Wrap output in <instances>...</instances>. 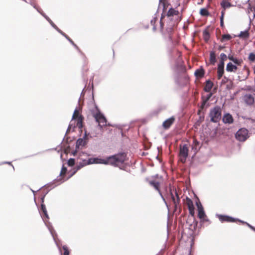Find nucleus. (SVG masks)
<instances>
[{"instance_id":"052dcab7","label":"nucleus","mask_w":255,"mask_h":255,"mask_svg":"<svg viewBox=\"0 0 255 255\" xmlns=\"http://www.w3.org/2000/svg\"><path fill=\"white\" fill-rule=\"evenodd\" d=\"M83 149V147H82L81 146L79 145L77 143L75 142V148L74 149L75 150L78 152L80 150H82Z\"/></svg>"},{"instance_id":"79ce46f5","label":"nucleus","mask_w":255,"mask_h":255,"mask_svg":"<svg viewBox=\"0 0 255 255\" xmlns=\"http://www.w3.org/2000/svg\"><path fill=\"white\" fill-rule=\"evenodd\" d=\"M77 164L81 168L89 165L87 163V159H81V161L78 162Z\"/></svg>"},{"instance_id":"20e7f679","label":"nucleus","mask_w":255,"mask_h":255,"mask_svg":"<svg viewBox=\"0 0 255 255\" xmlns=\"http://www.w3.org/2000/svg\"><path fill=\"white\" fill-rule=\"evenodd\" d=\"M209 116L210 122L213 123H218L222 118V108L220 106H215L210 110Z\"/></svg>"},{"instance_id":"7ed1b4c3","label":"nucleus","mask_w":255,"mask_h":255,"mask_svg":"<svg viewBox=\"0 0 255 255\" xmlns=\"http://www.w3.org/2000/svg\"><path fill=\"white\" fill-rule=\"evenodd\" d=\"M106 159L108 162V165L119 167V163L123 164L127 160V152L120 151L113 155L107 156Z\"/></svg>"},{"instance_id":"9b49d317","label":"nucleus","mask_w":255,"mask_h":255,"mask_svg":"<svg viewBox=\"0 0 255 255\" xmlns=\"http://www.w3.org/2000/svg\"><path fill=\"white\" fill-rule=\"evenodd\" d=\"M87 163L89 165L94 164L108 165V163L106 157L105 158H102L100 157L89 158L87 159Z\"/></svg>"},{"instance_id":"c03bdc74","label":"nucleus","mask_w":255,"mask_h":255,"mask_svg":"<svg viewBox=\"0 0 255 255\" xmlns=\"http://www.w3.org/2000/svg\"><path fill=\"white\" fill-rule=\"evenodd\" d=\"M76 127H78L80 130V135L81 136V134L82 131V128H83V122H81V121H77L76 123V125H75Z\"/></svg>"},{"instance_id":"2f4dec72","label":"nucleus","mask_w":255,"mask_h":255,"mask_svg":"<svg viewBox=\"0 0 255 255\" xmlns=\"http://www.w3.org/2000/svg\"><path fill=\"white\" fill-rule=\"evenodd\" d=\"M203 36L204 41L206 42H208L210 38V33L207 28L203 30Z\"/></svg>"},{"instance_id":"6ab92c4d","label":"nucleus","mask_w":255,"mask_h":255,"mask_svg":"<svg viewBox=\"0 0 255 255\" xmlns=\"http://www.w3.org/2000/svg\"><path fill=\"white\" fill-rule=\"evenodd\" d=\"M225 72V64L218 63L217 64V77L218 79H220Z\"/></svg>"},{"instance_id":"f704fd0d","label":"nucleus","mask_w":255,"mask_h":255,"mask_svg":"<svg viewBox=\"0 0 255 255\" xmlns=\"http://www.w3.org/2000/svg\"><path fill=\"white\" fill-rule=\"evenodd\" d=\"M93 79H94V76H92L90 79V83H91V86H89L88 88H87V89L89 90H91L92 91V100L93 102H94V84H93Z\"/></svg>"},{"instance_id":"58836bf2","label":"nucleus","mask_w":255,"mask_h":255,"mask_svg":"<svg viewBox=\"0 0 255 255\" xmlns=\"http://www.w3.org/2000/svg\"><path fill=\"white\" fill-rule=\"evenodd\" d=\"M228 56L224 53H221L220 55L219 62L221 64H225V61L227 59Z\"/></svg>"},{"instance_id":"a878e982","label":"nucleus","mask_w":255,"mask_h":255,"mask_svg":"<svg viewBox=\"0 0 255 255\" xmlns=\"http://www.w3.org/2000/svg\"><path fill=\"white\" fill-rule=\"evenodd\" d=\"M209 61L212 65H215L217 62L216 56L214 51H212L210 52Z\"/></svg>"},{"instance_id":"a211bd4d","label":"nucleus","mask_w":255,"mask_h":255,"mask_svg":"<svg viewBox=\"0 0 255 255\" xmlns=\"http://www.w3.org/2000/svg\"><path fill=\"white\" fill-rule=\"evenodd\" d=\"M78 108L76 107L74 111L73 115L71 118V121H76L77 119V121H81V122H83V121L84 119L83 116L81 114H79L77 113L78 112Z\"/></svg>"},{"instance_id":"5701e85b","label":"nucleus","mask_w":255,"mask_h":255,"mask_svg":"<svg viewBox=\"0 0 255 255\" xmlns=\"http://www.w3.org/2000/svg\"><path fill=\"white\" fill-rule=\"evenodd\" d=\"M228 58L229 60H230L234 64H237V65H241L243 61L242 59H238L236 57H234L233 55L229 54L228 56Z\"/></svg>"},{"instance_id":"0e129e2a","label":"nucleus","mask_w":255,"mask_h":255,"mask_svg":"<svg viewBox=\"0 0 255 255\" xmlns=\"http://www.w3.org/2000/svg\"><path fill=\"white\" fill-rule=\"evenodd\" d=\"M157 20V17L155 16L150 20V24L152 25H155V23L156 20Z\"/></svg>"},{"instance_id":"473e14b6","label":"nucleus","mask_w":255,"mask_h":255,"mask_svg":"<svg viewBox=\"0 0 255 255\" xmlns=\"http://www.w3.org/2000/svg\"><path fill=\"white\" fill-rule=\"evenodd\" d=\"M27 3H29L31 6H33L34 8H35L37 11L40 14L42 15V14L44 13V12L42 10V9L37 6L36 4H35L33 2H32L31 0H30L29 2H28Z\"/></svg>"},{"instance_id":"bf43d9fd","label":"nucleus","mask_w":255,"mask_h":255,"mask_svg":"<svg viewBox=\"0 0 255 255\" xmlns=\"http://www.w3.org/2000/svg\"><path fill=\"white\" fill-rule=\"evenodd\" d=\"M254 86H252L250 85H248L246 86V88L244 89V90H246L248 91H254Z\"/></svg>"},{"instance_id":"4c0bfd02","label":"nucleus","mask_w":255,"mask_h":255,"mask_svg":"<svg viewBox=\"0 0 255 255\" xmlns=\"http://www.w3.org/2000/svg\"><path fill=\"white\" fill-rule=\"evenodd\" d=\"M71 122H72V121H71ZM76 128V126H75V125L74 124H72V123H71V122H70L68 126V128L67 129L65 134L66 135L70 131L71 129H72V130H71L72 132L74 131Z\"/></svg>"},{"instance_id":"13d9d810","label":"nucleus","mask_w":255,"mask_h":255,"mask_svg":"<svg viewBox=\"0 0 255 255\" xmlns=\"http://www.w3.org/2000/svg\"><path fill=\"white\" fill-rule=\"evenodd\" d=\"M82 77H83V78H84L83 80H84V83H85V85L84 88L83 89L82 91V92H81V96L83 94V93H84V89H85V88H86V85H87V82H88V80H87V79H86H86H85V78H84V73H83V72H82Z\"/></svg>"},{"instance_id":"8fccbe9b","label":"nucleus","mask_w":255,"mask_h":255,"mask_svg":"<svg viewBox=\"0 0 255 255\" xmlns=\"http://www.w3.org/2000/svg\"><path fill=\"white\" fill-rule=\"evenodd\" d=\"M62 248L63 250H64V253H63L64 255H69L70 252H69L67 246L63 245V246H62Z\"/></svg>"},{"instance_id":"603ef678","label":"nucleus","mask_w":255,"mask_h":255,"mask_svg":"<svg viewBox=\"0 0 255 255\" xmlns=\"http://www.w3.org/2000/svg\"><path fill=\"white\" fill-rule=\"evenodd\" d=\"M195 204L197 207V210L201 209L202 208H204L199 199L196 201Z\"/></svg>"},{"instance_id":"1a4fd4ad","label":"nucleus","mask_w":255,"mask_h":255,"mask_svg":"<svg viewBox=\"0 0 255 255\" xmlns=\"http://www.w3.org/2000/svg\"><path fill=\"white\" fill-rule=\"evenodd\" d=\"M72 140L70 139V137L65 134L62 139V141L58 145V146H62L63 148V152L65 154H68L70 152L72 148L70 145V142Z\"/></svg>"},{"instance_id":"b1692460","label":"nucleus","mask_w":255,"mask_h":255,"mask_svg":"<svg viewBox=\"0 0 255 255\" xmlns=\"http://www.w3.org/2000/svg\"><path fill=\"white\" fill-rule=\"evenodd\" d=\"M179 14V11L178 10H175L172 7H171L169 8L168 11L166 13V16L170 18L174 15H177Z\"/></svg>"},{"instance_id":"0eeeda50","label":"nucleus","mask_w":255,"mask_h":255,"mask_svg":"<svg viewBox=\"0 0 255 255\" xmlns=\"http://www.w3.org/2000/svg\"><path fill=\"white\" fill-rule=\"evenodd\" d=\"M235 136L237 140L245 141L250 137L249 131L245 128H241L236 131Z\"/></svg>"},{"instance_id":"393cba45","label":"nucleus","mask_w":255,"mask_h":255,"mask_svg":"<svg viewBox=\"0 0 255 255\" xmlns=\"http://www.w3.org/2000/svg\"><path fill=\"white\" fill-rule=\"evenodd\" d=\"M42 16L49 23L51 26L54 28L57 32L60 29L51 20V19L45 13L42 14Z\"/></svg>"},{"instance_id":"39448f33","label":"nucleus","mask_w":255,"mask_h":255,"mask_svg":"<svg viewBox=\"0 0 255 255\" xmlns=\"http://www.w3.org/2000/svg\"><path fill=\"white\" fill-rule=\"evenodd\" d=\"M167 195L173 202L175 207L176 208L180 204V198L176 191L175 187H172L171 185H169L168 191H167Z\"/></svg>"},{"instance_id":"f03ea898","label":"nucleus","mask_w":255,"mask_h":255,"mask_svg":"<svg viewBox=\"0 0 255 255\" xmlns=\"http://www.w3.org/2000/svg\"><path fill=\"white\" fill-rule=\"evenodd\" d=\"M185 65L176 64L175 73L174 76L175 83L180 88L186 86L189 82V77L187 74Z\"/></svg>"},{"instance_id":"c756f323","label":"nucleus","mask_w":255,"mask_h":255,"mask_svg":"<svg viewBox=\"0 0 255 255\" xmlns=\"http://www.w3.org/2000/svg\"><path fill=\"white\" fill-rule=\"evenodd\" d=\"M190 204H188V208L189 210V213L193 218L195 217V208L193 204V202L191 199H189Z\"/></svg>"},{"instance_id":"6e6d98bb","label":"nucleus","mask_w":255,"mask_h":255,"mask_svg":"<svg viewBox=\"0 0 255 255\" xmlns=\"http://www.w3.org/2000/svg\"><path fill=\"white\" fill-rule=\"evenodd\" d=\"M58 32L64 36L67 40H68L70 38L64 32H63L61 29L58 30Z\"/></svg>"},{"instance_id":"aec40b11","label":"nucleus","mask_w":255,"mask_h":255,"mask_svg":"<svg viewBox=\"0 0 255 255\" xmlns=\"http://www.w3.org/2000/svg\"><path fill=\"white\" fill-rule=\"evenodd\" d=\"M237 65L229 62L226 65V70L229 72H235L238 69Z\"/></svg>"},{"instance_id":"09e8293b","label":"nucleus","mask_w":255,"mask_h":255,"mask_svg":"<svg viewBox=\"0 0 255 255\" xmlns=\"http://www.w3.org/2000/svg\"><path fill=\"white\" fill-rule=\"evenodd\" d=\"M158 192L159 194L160 195L161 198H162V200L163 201L164 203H165V204L166 207L167 208L168 210H169L168 205V204H167V203L165 198L164 197L163 195H162V193L161 191H160V190H159L158 191Z\"/></svg>"},{"instance_id":"4be33fe9","label":"nucleus","mask_w":255,"mask_h":255,"mask_svg":"<svg viewBox=\"0 0 255 255\" xmlns=\"http://www.w3.org/2000/svg\"><path fill=\"white\" fill-rule=\"evenodd\" d=\"M200 142L196 139H194L193 141V145L192 146V149L194 151V154L192 157L196 154L200 148Z\"/></svg>"},{"instance_id":"338daca9","label":"nucleus","mask_w":255,"mask_h":255,"mask_svg":"<svg viewBox=\"0 0 255 255\" xmlns=\"http://www.w3.org/2000/svg\"><path fill=\"white\" fill-rule=\"evenodd\" d=\"M81 167H79L78 164H77L74 168L73 170L75 173H76L78 170L81 169Z\"/></svg>"},{"instance_id":"2eb2a0df","label":"nucleus","mask_w":255,"mask_h":255,"mask_svg":"<svg viewBox=\"0 0 255 255\" xmlns=\"http://www.w3.org/2000/svg\"><path fill=\"white\" fill-rule=\"evenodd\" d=\"M221 119L223 123L225 124L230 125L234 122V118L232 115L228 112L225 113Z\"/></svg>"},{"instance_id":"49530a36","label":"nucleus","mask_w":255,"mask_h":255,"mask_svg":"<svg viewBox=\"0 0 255 255\" xmlns=\"http://www.w3.org/2000/svg\"><path fill=\"white\" fill-rule=\"evenodd\" d=\"M232 38L231 35L229 34H225L222 36V39L221 40V42H223L225 40H229Z\"/></svg>"},{"instance_id":"423d86ee","label":"nucleus","mask_w":255,"mask_h":255,"mask_svg":"<svg viewBox=\"0 0 255 255\" xmlns=\"http://www.w3.org/2000/svg\"><path fill=\"white\" fill-rule=\"evenodd\" d=\"M94 103L95 108L96 109V112H94V111H92V114L93 117L95 119V121L98 123H107V120L103 113H102L98 106L96 105L95 101L93 102Z\"/></svg>"},{"instance_id":"5fc2aeb1","label":"nucleus","mask_w":255,"mask_h":255,"mask_svg":"<svg viewBox=\"0 0 255 255\" xmlns=\"http://www.w3.org/2000/svg\"><path fill=\"white\" fill-rule=\"evenodd\" d=\"M58 32L64 36L67 40H68L70 38L64 32H63L61 29L58 30Z\"/></svg>"},{"instance_id":"4468645a","label":"nucleus","mask_w":255,"mask_h":255,"mask_svg":"<svg viewBox=\"0 0 255 255\" xmlns=\"http://www.w3.org/2000/svg\"><path fill=\"white\" fill-rule=\"evenodd\" d=\"M243 100L245 103L249 106L253 105L255 103V98L251 94H246L244 95Z\"/></svg>"},{"instance_id":"4d7b16f0","label":"nucleus","mask_w":255,"mask_h":255,"mask_svg":"<svg viewBox=\"0 0 255 255\" xmlns=\"http://www.w3.org/2000/svg\"><path fill=\"white\" fill-rule=\"evenodd\" d=\"M229 81H230V79L229 78H228V77H227L226 76H224V79H222L221 82V85H224Z\"/></svg>"},{"instance_id":"69168bd1","label":"nucleus","mask_w":255,"mask_h":255,"mask_svg":"<svg viewBox=\"0 0 255 255\" xmlns=\"http://www.w3.org/2000/svg\"><path fill=\"white\" fill-rule=\"evenodd\" d=\"M107 125L106 123L103 124V125H101V123H98V128L99 129L102 130L104 127H105Z\"/></svg>"},{"instance_id":"774afa93","label":"nucleus","mask_w":255,"mask_h":255,"mask_svg":"<svg viewBox=\"0 0 255 255\" xmlns=\"http://www.w3.org/2000/svg\"><path fill=\"white\" fill-rule=\"evenodd\" d=\"M69 153H70L71 155H72L73 156H76L78 154V152L74 149L72 151H70V152Z\"/></svg>"},{"instance_id":"72a5a7b5","label":"nucleus","mask_w":255,"mask_h":255,"mask_svg":"<svg viewBox=\"0 0 255 255\" xmlns=\"http://www.w3.org/2000/svg\"><path fill=\"white\" fill-rule=\"evenodd\" d=\"M59 184H58V181H54V182H53V181H52L51 182H50L47 184H46L45 185H43L42 187H41L40 188H39L38 190H37V191H39V190H40L41 188H43V187H46V189L45 190H47V189H50L52 185H56V187L58 185H59Z\"/></svg>"},{"instance_id":"f257e3e1","label":"nucleus","mask_w":255,"mask_h":255,"mask_svg":"<svg viewBox=\"0 0 255 255\" xmlns=\"http://www.w3.org/2000/svg\"><path fill=\"white\" fill-rule=\"evenodd\" d=\"M55 187L56 185H52L50 189L47 190L44 189L42 191L40 196V201L41 204L40 207H38V210L40 216L43 222L44 223L45 225L47 228L51 236L52 237L55 244H56L57 247L58 248L59 250L61 251V246L62 245L61 242L60 240L56 239V237H57V234L54 230L52 224L49 221V217L46 208V206L44 204V200L46 195L51 190Z\"/></svg>"},{"instance_id":"de8ad7c7","label":"nucleus","mask_w":255,"mask_h":255,"mask_svg":"<svg viewBox=\"0 0 255 255\" xmlns=\"http://www.w3.org/2000/svg\"><path fill=\"white\" fill-rule=\"evenodd\" d=\"M198 221L195 219V217L193 218V221L192 224H190L189 226L191 227L193 224L194 230H196L198 225Z\"/></svg>"},{"instance_id":"c9c22d12","label":"nucleus","mask_w":255,"mask_h":255,"mask_svg":"<svg viewBox=\"0 0 255 255\" xmlns=\"http://www.w3.org/2000/svg\"><path fill=\"white\" fill-rule=\"evenodd\" d=\"M68 41L74 46V47L78 51V52L81 55L85 57L84 53L80 50L79 47L74 43V42L71 38H70Z\"/></svg>"},{"instance_id":"c85d7f7f","label":"nucleus","mask_w":255,"mask_h":255,"mask_svg":"<svg viewBox=\"0 0 255 255\" xmlns=\"http://www.w3.org/2000/svg\"><path fill=\"white\" fill-rule=\"evenodd\" d=\"M213 86V83L210 80L208 79L206 81V86L204 88V90L206 92H209Z\"/></svg>"},{"instance_id":"a19ab883","label":"nucleus","mask_w":255,"mask_h":255,"mask_svg":"<svg viewBox=\"0 0 255 255\" xmlns=\"http://www.w3.org/2000/svg\"><path fill=\"white\" fill-rule=\"evenodd\" d=\"M204 216H206V214L204 208H202L201 209L198 210V217L199 219H201Z\"/></svg>"},{"instance_id":"cd10ccee","label":"nucleus","mask_w":255,"mask_h":255,"mask_svg":"<svg viewBox=\"0 0 255 255\" xmlns=\"http://www.w3.org/2000/svg\"><path fill=\"white\" fill-rule=\"evenodd\" d=\"M229 215L224 214H216V217L219 219V221L221 223L227 222L228 220L229 219Z\"/></svg>"},{"instance_id":"9d476101","label":"nucleus","mask_w":255,"mask_h":255,"mask_svg":"<svg viewBox=\"0 0 255 255\" xmlns=\"http://www.w3.org/2000/svg\"><path fill=\"white\" fill-rule=\"evenodd\" d=\"M92 138L90 132H88L87 130L85 129L84 134L82 137H79L76 141V143L81 146L83 148L87 146L89 139Z\"/></svg>"},{"instance_id":"dca6fc26","label":"nucleus","mask_w":255,"mask_h":255,"mask_svg":"<svg viewBox=\"0 0 255 255\" xmlns=\"http://www.w3.org/2000/svg\"><path fill=\"white\" fill-rule=\"evenodd\" d=\"M175 118L172 116L171 117L166 119L162 123V127L164 129H169L171 125L174 123Z\"/></svg>"},{"instance_id":"7c9ffc66","label":"nucleus","mask_w":255,"mask_h":255,"mask_svg":"<svg viewBox=\"0 0 255 255\" xmlns=\"http://www.w3.org/2000/svg\"><path fill=\"white\" fill-rule=\"evenodd\" d=\"M149 184L152 186L156 191L160 190V182L155 180H151L149 181Z\"/></svg>"},{"instance_id":"37998d69","label":"nucleus","mask_w":255,"mask_h":255,"mask_svg":"<svg viewBox=\"0 0 255 255\" xmlns=\"http://www.w3.org/2000/svg\"><path fill=\"white\" fill-rule=\"evenodd\" d=\"M200 225L199 228H201L202 226V225L205 222H208L209 224H211L212 222L208 218L207 216H204L201 219H200Z\"/></svg>"},{"instance_id":"f8f14e48","label":"nucleus","mask_w":255,"mask_h":255,"mask_svg":"<svg viewBox=\"0 0 255 255\" xmlns=\"http://www.w3.org/2000/svg\"><path fill=\"white\" fill-rule=\"evenodd\" d=\"M67 168L64 166V164H63L59 175L53 180V182L54 181H58V184H61L64 182L65 180H64V179L65 177L64 175L67 171Z\"/></svg>"},{"instance_id":"864d4df0","label":"nucleus","mask_w":255,"mask_h":255,"mask_svg":"<svg viewBox=\"0 0 255 255\" xmlns=\"http://www.w3.org/2000/svg\"><path fill=\"white\" fill-rule=\"evenodd\" d=\"M238 218H235L232 216H229V219L228 220V223H235L238 221Z\"/></svg>"},{"instance_id":"ea45409f","label":"nucleus","mask_w":255,"mask_h":255,"mask_svg":"<svg viewBox=\"0 0 255 255\" xmlns=\"http://www.w3.org/2000/svg\"><path fill=\"white\" fill-rule=\"evenodd\" d=\"M76 159L75 158L71 157L67 160L66 163L69 167H73L75 164Z\"/></svg>"},{"instance_id":"f3484780","label":"nucleus","mask_w":255,"mask_h":255,"mask_svg":"<svg viewBox=\"0 0 255 255\" xmlns=\"http://www.w3.org/2000/svg\"><path fill=\"white\" fill-rule=\"evenodd\" d=\"M250 28V24L249 25L248 28L245 29L244 31H241L240 33H239L237 35H234V37H238L241 39L244 40H247L250 38V34L249 32V30Z\"/></svg>"},{"instance_id":"bb28decb","label":"nucleus","mask_w":255,"mask_h":255,"mask_svg":"<svg viewBox=\"0 0 255 255\" xmlns=\"http://www.w3.org/2000/svg\"><path fill=\"white\" fill-rule=\"evenodd\" d=\"M222 9H226L233 6V5L227 0H222L220 3Z\"/></svg>"},{"instance_id":"ddd939ff","label":"nucleus","mask_w":255,"mask_h":255,"mask_svg":"<svg viewBox=\"0 0 255 255\" xmlns=\"http://www.w3.org/2000/svg\"><path fill=\"white\" fill-rule=\"evenodd\" d=\"M188 147L187 144H184L182 147L180 148L179 154L181 160L182 162H185L188 156Z\"/></svg>"},{"instance_id":"e433bc0d","label":"nucleus","mask_w":255,"mask_h":255,"mask_svg":"<svg viewBox=\"0 0 255 255\" xmlns=\"http://www.w3.org/2000/svg\"><path fill=\"white\" fill-rule=\"evenodd\" d=\"M199 13L201 16H207L210 15L209 12L207 9V8L205 7L201 8L200 9Z\"/></svg>"},{"instance_id":"412c9836","label":"nucleus","mask_w":255,"mask_h":255,"mask_svg":"<svg viewBox=\"0 0 255 255\" xmlns=\"http://www.w3.org/2000/svg\"><path fill=\"white\" fill-rule=\"evenodd\" d=\"M204 74L205 70L202 66L197 69L194 72V75L196 78H202L204 77Z\"/></svg>"},{"instance_id":"6e6552de","label":"nucleus","mask_w":255,"mask_h":255,"mask_svg":"<svg viewBox=\"0 0 255 255\" xmlns=\"http://www.w3.org/2000/svg\"><path fill=\"white\" fill-rule=\"evenodd\" d=\"M212 93L210 92L209 94L206 95L205 96H202V103L200 107L199 108V110L198 112V114L200 115V112H203V114L206 110V109L210 106V103H209V101L211 99L212 96Z\"/></svg>"},{"instance_id":"3c124183","label":"nucleus","mask_w":255,"mask_h":255,"mask_svg":"<svg viewBox=\"0 0 255 255\" xmlns=\"http://www.w3.org/2000/svg\"><path fill=\"white\" fill-rule=\"evenodd\" d=\"M238 222L242 223V224L243 225H246L247 226H248L250 229H251V228L252 227V225H251L250 224H249V223H248L246 221H243V220H242L238 218Z\"/></svg>"},{"instance_id":"680f3d73","label":"nucleus","mask_w":255,"mask_h":255,"mask_svg":"<svg viewBox=\"0 0 255 255\" xmlns=\"http://www.w3.org/2000/svg\"><path fill=\"white\" fill-rule=\"evenodd\" d=\"M76 173L74 172V171H72L71 173L67 177H65L64 180H65V181L68 180L69 179H70L71 177H72L74 175H75Z\"/></svg>"},{"instance_id":"a18cd8bd","label":"nucleus","mask_w":255,"mask_h":255,"mask_svg":"<svg viewBox=\"0 0 255 255\" xmlns=\"http://www.w3.org/2000/svg\"><path fill=\"white\" fill-rule=\"evenodd\" d=\"M248 59L251 62H254L255 61V53L250 52L249 54Z\"/></svg>"},{"instance_id":"e2e57ef3","label":"nucleus","mask_w":255,"mask_h":255,"mask_svg":"<svg viewBox=\"0 0 255 255\" xmlns=\"http://www.w3.org/2000/svg\"><path fill=\"white\" fill-rule=\"evenodd\" d=\"M233 87H234L233 83L232 82H231V83L230 84L226 85V88L227 90H230L233 89Z\"/></svg>"}]
</instances>
